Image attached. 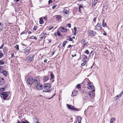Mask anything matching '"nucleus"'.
Wrapping results in <instances>:
<instances>
[{
    "label": "nucleus",
    "instance_id": "052dcab7",
    "mask_svg": "<svg viewBox=\"0 0 123 123\" xmlns=\"http://www.w3.org/2000/svg\"><path fill=\"white\" fill-rule=\"evenodd\" d=\"M56 6V5H54V6H53L52 7V8L53 9H54L55 8Z\"/></svg>",
    "mask_w": 123,
    "mask_h": 123
},
{
    "label": "nucleus",
    "instance_id": "f704fd0d",
    "mask_svg": "<svg viewBox=\"0 0 123 123\" xmlns=\"http://www.w3.org/2000/svg\"><path fill=\"white\" fill-rule=\"evenodd\" d=\"M15 48L17 49V50H18L19 49V46L17 44L15 46Z\"/></svg>",
    "mask_w": 123,
    "mask_h": 123
},
{
    "label": "nucleus",
    "instance_id": "37998d69",
    "mask_svg": "<svg viewBox=\"0 0 123 123\" xmlns=\"http://www.w3.org/2000/svg\"><path fill=\"white\" fill-rule=\"evenodd\" d=\"M85 40L84 39H82L81 40V43H85Z\"/></svg>",
    "mask_w": 123,
    "mask_h": 123
},
{
    "label": "nucleus",
    "instance_id": "7c9ffc66",
    "mask_svg": "<svg viewBox=\"0 0 123 123\" xmlns=\"http://www.w3.org/2000/svg\"><path fill=\"white\" fill-rule=\"evenodd\" d=\"M30 38L31 39H34L35 40H37V38L34 36H32L30 37Z\"/></svg>",
    "mask_w": 123,
    "mask_h": 123
},
{
    "label": "nucleus",
    "instance_id": "dca6fc26",
    "mask_svg": "<svg viewBox=\"0 0 123 123\" xmlns=\"http://www.w3.org/2000/svg\"><path fill=\"white\" fill-rule=\"evenodd\" d=\"M56 19L58 21H59L60 20H61V17L60 15H57L55 16Z\"/></svg>",
    "mask_w": 123,
    "mask_h": 123
},
{
    "label": "nucleus",
    "instance_id": "f03ea898",
    "mask_svg": "<svg viewBox=\"0 0 123 123\" xmlns=\"http://www.w3.org/2000/svg\"><path fill=\"white\" fill-rule=\"evenodd\" d=\"M26 82L28 85H31L33 83V79L30 76L27 79Z\"/></svg>",
    "mask_w": 123,
    "mask_h": 123
},
{
    "label": "nucleus",
    "instance_id": "bf43d9fd",
    "mask_svg": "<svg viewBox=\"0 0 123 123\" xmlns=\"http://www.w3.org/2000/svg\"><path fill=\"white\" fill-rule=\"evenodd\" d=\"M11 56L13 57H15V56L14 55V54H12Z\"/></svg>",
    "mask_w": 123,
    "mask_h": 123
},
{
    "label": "nucleus",
    "instance_id": "f8f14e48",
    "mask_svg": "<svg viewBox=\"0 0 123 123\" xmlns=\"http://www.w3.org/2000/svg\"><path fill=\"white\" fill-rule=\"evenodd\" d=\"M87 95L91 98H92L94 97L95 96L94 94L95 93H87Z\"/></svg>",
    "mask_w": 123,
    "mask_h": 123
},
{
    "label": "nucleus",
    "instance_id": "4c0bfd02",
    "mask_svg": "<svg viewBox=\"0 0 123 123\" xmlns=\"http://www.w3.org/2000/svg\"><path fill=\"white\" fill-rule=\"evenodd\" d=\"M4 62L1 60H0V65H3L4 64Z\"/></svg>",
    "mask_w": 123,
    "mask_h": 123
},
{
    "label": "nucleus",
    "instance_id": "8fccbe9b",
    "mask_svg": "<svg viewBox=\"0 0 123 123\" xmlns=\"http://www.w3.org/2000/svg\"><path fill=\"white\" fill-rule=\"evenodd\" d=\"M55 95V94H54L51 97L49 98H46L47 99H48L49 100V99H51V98H52Z\"/></svg>",
    "mask_w": 123,
    "mask_h": 123
},
{
    "label": "nucleus",
    "instance_id": "6e6d98bb",
    "mask_svg": "<svg viewBox=\"0 0 123 123\" xmlns=\"http://www.w3.org/2000/svg\"><path fill=\"white\" fill-rule=\"evenodd\" d=\"M37 29V27L36 26H34V28H33V29L35 30V31Z\"/></svg>",
    "mask_w": 123,
    "mask_h": 123
},
{
    "label": "nucleus",
    "instance_id": "2eb2a0df",
    "mask_svg": "<svg viewBox=\"0 0 123 123\" xmlns=\"http://www.w3.org/2000/svg\"><path fill=\"white\" fill-rule=\"evenodd\" d=\"M123 94V93H121L120 94L117 95L114 98L115 99V100H116L117 99L121 97Z\"/></svg>",
    "mask_w": 123,
    "mask_h": 123
},
{
    "label": "nucleus",
    "instance_id": "6ab92c4d",
    "mask_svg": "<svg viewBox=\"0 0 123 123\" xmlns=\"http://www.w3.org/2000/svg\"><path fill=\"white\" fill-rule=\"evenodd\" d=\"M17 121L18 122L17 123H30L27 120H25V121H22L21 122H20V121L18 120Z\"/></svg>",
    "mask_w": 123,
    "mask_h": 123
},
{
    "label": "nucleus",
    "instance_id": "0eeeda50",
    "mask_svg": "<svg viewBox=\"0 0 123 123\" xmlns=\"http://www.w3.org/2000/svg\"><path fill=\"white\" fill-rule=\"evenodd\" d=\"M88 86L87 87V88L88 89L90 90H92V91L94 92V87L93 86L91 85V84L90 83H88Z\"/></svg>",
    "mask_w": 123,
    "mask_h": 123
},
{
    "label": "nucleus",
    "instance_id": "aec40b11",
    "mask_svg": "<svg viewBox=\"0 0 123 123\" xmlns=\"http://www.w3.org/2000/svg\"><path fill=\"white\" fill-rule=\"evenodd\" d=\"M88 43V42H85L82 45V47L81 48L82 49H83L84 48V47L86 46L87 45Z\"/></svg>",
    "mask_w": 123,
    "mask_h": 123
},
{
    "label": "nucleus",
    "instance_id": "a211bd4d",
    "mask_svg": "<svg viewBox=\"0 0 123 123\" xmlns=\"http://www.w3.org/2000/svg\"><path fill=\"white\" fill-rule=\"evenodd\" d=\"M1 73L5 77L7 75V72L6 70L3 71L1 72Z\"/></svg>",
    "mask_w": 123,
    "mask_h": 123
},
{
    "label": "nucleus",
    "instance_id": "cd10ccee",
    "mask_svg": "<svg viewBox=\"0 0 123 123\" xmlns=\"http://www.w3.org/2000/svg\"><path fill=\"white\" fill-rule=\"evenodd\" d=\"M56 33L58 36L60 37H62V35L61 34L60 31H57Z\"/></svg>",
    "mask_w": 123,
    "mask_h": 123
},
{
    "label": "nucleus",
    "instance_id": "b1692460",
    "mask_svg": "<svg viewBox=\"0 0 123 123\" xmlns=\"http://www.w3.org/2000/svg\"><path fill=\"white\" fill-rule=\"evenodd\" d=\"M87 56L85 55H83L82 57V60L83 61H84L85 60L87 59Z\"/></svg>",
    "mask_w": 123,
    "mask_h": 123
},
{
    "label": "nucleus",
    "instance_id": "c756f323",
    "mask_svg": "<svg viewBox=\"0 0 123 123\" xmlns=\"http://www.w3.org/2000/svg\"><path fill=\"white\" fill-rule=\"evenodd\" d=\"M63 12L66 14H69V11L66 9H64Z\"/></svg>",
    "mask_w": 123,
    "mask_h": 123
},
{
    "label": "nucleus",
    "instance_id": "6e6552de",
    "mask_svg": "<svg viewBox=\"0 0 123 123\" xmlns=\"http://www.w3.org/2000/svg\"><path fill=\"white\" fill-rule=\"evenodd\" d=\"M5 83V80L4 78L1 77H0V85L3 86Z\"/></svg>",
    "mask_w": 123,
    "mask_h": 123
},
{
    "label": "nucleus",
    "instance_id": "9d476101",
    "mask_svg": "<svg viewBox=\"0 0 123 123\" xmlns=\"http://www.w3.org/2000/svg\"><path fill=\"white\" fill-rule=\"evenodd\" d=\"M59 29H60V31L62 32L65 33L67 31V29H65L62 26L61 27L59 28Z\"/></svg>",
    "mask_w": 123,
    "mask_h": 123
},
{
    "label": "nucleus",
    "instance_id": "c03bdc74",
    "mask_svg": "<svg viewBox=\"0 0 123 123\" xmlns=\"http://www.w3.org/2000/svg\"><path fill=\"white\" fill-rule=\"evenodd\" d=\"M5 88H0V91H1L3 92L4 91Z\"/></svg>",
    "mask_w": 123,
    "mask_h": 123
},
{
    "label": "nucleus",
    "instance_id": "7ed1b4c3",
    "mask_svg": "<svg viewBox=\"0 0 123 123\" xmlns=\"http://www.w3.org/2000/svg\"><path fill=\"white\" fill-rule=\"evenodd\" d=\"M33 83L37 85L39 84L40 83L39 78L37 77H35L33 79Z\"/></svg>",
    "mask_w": 123,
    "mask_h": 123
},
{
    "label": "nucleus",
    "instance_id": "5fc2aeb1",
    "mask_svg": "<svg viewBox=\"0 0 123 123\" xmlns=\"http://www.w3.org/2000/svg\"><path fill=\"white\" fill-rule=\"evenodd\" d=\"M53 27H50L49 28V30H50L52 29L53 28Z\"/></svg>",
    "mask_w": 123,
    "mask_h": 123
},
{
    "label": "nucleus",
    "instance_id": "39448f33",
    "mask_svg": "<svg viewBox=\"0 0 123 123\" xmlns=\"http://www.w3.org/2000/svg\"><path fill=\"white\" fill-rule=\"evenodd\" d=\"M34 55H29L26 59V60L28 62H31L33 57Z\"/></svg>",
    "mask_w": 123,
    "mask_h": 123
},
{
    "label": "nucleus",
    "instance_id": "9b49d317",
    "mask_svg": "<svg viewBox=\"0 0 123 123\" xmlns=\"http://www.w3.org/2000/svg\"><path fill=\"white\" fill-rule=\"evenodd\" d=\"M36 87L37 89L39 90H41L42 89V86L40 84H37Z\"/></svg>",
    "mask_w": 123,
    "mask_h": 123
},
{
    "label": "nucleus",
    "instance_id": "4d7b16f0",
    "mask_svg": "<svg viewBox=\"0 0 123 123\" xmlns=\"http://www.w3.org/2000/svg\"><path fill=\"white\" fill-rule=\"evenodd\" d=\"M74 31L75 32H76V31H77V29L76 27H74Z\"/></svg>",
    "mask_w": 123,
    "mask_h": 123
},
{
    "label": "nucleus",
    "instance_id": "338daca9",
    "mask_svg": "<svg viewBox=\"0 0 123 123\" xmlns=\"http://www.w3.org/2000/svg\"><path fill=\"white\" fill-rule=\"evenodd\" d=\"M55 53V51L53 52L52 54V55H53Z\"/></svg>",
    "mask_w": 123,
    "mask_h": 123
},
{
    "label": "nucleus",
    "instance_id": "a18cd8bd",
    "mask_svg": "<svg viewBox=\"0 0 123 123\" xmlns=\"http://www.w3.org/2000/svg\"><path fill=\"white\" fill-rule=\"evenodd\" d=\"M77 87V88L78 89H79L80 88V84H78L76 86Z\"/></svg>",
    "mask_w": 123,
    "mask_h": 123
},
{
    "label": "nucleus",
    "instance_id": "3c124183",
    "mask_svg": "<svg viewBox=\"0 0 123 123\" xmlns=\"http://www.w3.org/2000/svg\"><path fill=\"white\" fill-rule=\"evenodd\" d=\"M72 38L70 37H69V41H72L73 40L72 39Z\"/></svg>",
    "mask_w": 123,
    "mask_h": 123
},
{
    "label": "nucleus",
    "instance_id": "79ce46f5",
    "mask_svg": "<svg viewBox=\"0 0 123 123\" xmlns=\"http://www.w3.org/2000/svg\"><path fill=\"white\" fill-rule=\"evenodd\" d=\"M4 69V67L2 66H0V71H2Z\"/></svg>",
    "mask_w": 123,
    "mask_h": 123
},
{
    "label": "nucleus",
    "instance_id": "69168bd1",
    "mask_svg": "<svg viewBox=\"0 0 123 123\" xmlns=\"http://www.w3.org/2000/svg\"><path fill=\"white\" fill-rule=\"evenodd\" d=\"M79 11L80 13H81V9H80V8H79Z\"/></svg>",
    "mask_w": 123,
    "mask_h": 123
},
{
    "label": "nucleus",
    "instance_id": "393cba45",
    "mask_svg": "<svg viewBox=\"0 0 123 123\" xmlns=\"http://www.w3.org/2000/svg\"><path fill=\"white\" fill-rule=\"evenodd\" d=\"M86 93H83L84 94V98L85 99V100H86L88 99V96L87 95V94H86Z\"/></svg>",
    "mask_w": 123,
    "mask_h": 123
},
{
    "label": "nucleus",
    "instance_id": "de8ad7c7",
    "mask_svg": "<svg viewBox=\"0 0 123 123\" xmlns=\"http://www.w3.org/2000/svg\"><path fill=\"white\" fill-rule=\"evenodd\" d=\"M85 52L87 55H88L89 53V51L88 50H86V51Z\"/></svg>",
    "mask_w": 123,
    "mask_h": 123
},
{
    "label": "nucleus",
    "instance_id": "603ef678",
    "mask_svg": "<svg viewBox=\"0 0 123 123\" xmlns=\"http://www.w3.org/2000/svg\"><path fill=\"white\" fill-rule=\"evenodd\" d=\"M83 7V5H79V8H82Z\"/></svg>",
    "mask_w": 123,
    "mask_h": 123
},
{
    "label": "nucleus",
    "instance_id": "680f3d73",
    "mask_svg": "<svg viewBox=\"0 0 123 123\" xmlns=\"http://www.w3.org/2000/svg\"><path fill=\"white\" fill-rule=\"evenodd\" d=\"M51 92V91L50 90H48L47 91H45V92Z\"/></svg>",
    "mask_w": 123,
    "mask_h": 123
},
{
    "label": "nucleus",
    "instance_id": "bb28decb",
    "mask_svg": "<svg viewBox=\"0 0 123 123\" xmlns=\"http://www.w3.org/2000/svg\"><path fill=\"white\" fill-rule=\"evenodd\" d=\"M102 26H104V27H107L106 23L104 22V20L103 19V23L102 24Z\"/></svg>",
    "mask_w": 123,
    "mask_h": 123
},
{
    "label": "nucleus",
    "instance_id": "774afa93",
    "mask_svg": "<svg viewBox=\"0 0 123 123\" xmlns=\"http://www.w3.org/2000/svg\"><path fill=\"white\" fill-rule=\"evenodd\" d=\"M76 123H81V122L78 121L77 122V121H76Z\"/></svg>",
    "mask_w": 123,
    "mask_h": 123
},
{
    "label": "nucleus",
    "instance_id": "2f4dec72",
    "mask_svg": "<svg viewBox=\"0 0 123 123\" xmlns=\"http://www.w3.org/2000/svg\"><path fill=\"white\" fill-rule=\"evenodd\" d=\"M115 119L114 118H111L110 121V123H113L114 121L115 120Z\"/></svg>",
    "mask_w": 123,
    "mask_h": 123
},
{
    "label": "nucleus",
    "instance_id": "412c9836",
    "mask_svg": "<svg viewBox=\"0 0 123 123\" xmlns=\"http://www.w3.org/2000/svg\"><path fill=\"white\" fill-rule=\"evenodd\" d=\"M30 51L29 50L27 49L26 50H25L24 52V54L26 55L29 54Z\"/></svg>",
    "mask_w": 123,
    "mask_h": 123
},
{
    "label": "nucleus",
    "instance_id": "4be33fe9",
    "mask_svg": "<svg viewBox=\"0 0 123 123\" xmlns=\"http://www.w3.org/2000/svg\"><path fill=\"white\" fill-rule=\"evenodd\" d=\"M43 20V18H39V22L40 24H42L44 22Z\"/></svg>",
    "mask_w": 123,
    "mask_h": 123
},
{
    "label": "nucleus",
    "instance_id": "0e129e2a",
    "mask_svg": "<svg viewBox=\"0 0 123 123\" xmlns=\"http://www.w3.org/2000/svg\"><path fill=\"white\" fill-rule=\"evenodd\" d=\"M47 60L46 59H45L44 60V62H47Z\"/></svg>",
    "mask_w": 123,
    "mask_h": 123
},
{
    "label": "nucleus",
    "instance_id": "4468645a",
    "mask_svg": "<svg viewBox=\"0 0 123 123\" xmlns=\"http://www.w3.org/2000/svg\"><path fill=\"white\" fill-rule=\"evenodd\" d=\"M67 106L68 108L70 110H73L74 108V107L72 105H69V104L67 105Z\"/></svg>",
    "mask_w": 123,
    "mask_h": 123
},
{
    "label": "nucleus",
    "instance_id": "c9c22d12",
    "mask_svg": "<svg viewBox=\"0 0 123 123\" xmlns=\"http://www.w3.org/2000/svg\"><path fill=\"white\" fill-rule=\"evenodd\" d=\"M73 110H75L76 111H79L80 110V108L78 109V108H75L74 107V108L73 109Z\"/></svg>",
    "mask_w": 123,
    "mask_h": 123
},
{
    "label": "nucleus",
    "instance_id": "49530a36",
    "mask_svg": "<svg viewBox=\"0 0 123 123\" xmlns=\"http://www.w3.org/2000/svg\"><path fill=\"white\" fill-rule=\"evenodd\" d=\"M34 120L35 121H34L33 123H37L36 121L37 120V119L35 117L34 118Z\"/></svg>",
    "mask_w": 123,
    "mask_h": 123
},
{
    "label": "nucleus",
    "instance_id": "ddd939ff",
    "mask_svg": "<svg viewBox=\"0 0 123 123\" xmlns=\"http://www.w3.org/2000/svg\"><path fill=\"white\" fill-rule=\"evenodd\" d=\"M49 79L48 76H44L43 78V82H45L48 80Z\"/></svg>",
    "mask_w": 123,
    "mask_h": 123
},
{
    "label": "nucleus",
    "instance_id": "72a5a7b5",
    "mask_svg": "<svg viewBox=\"0 0 123 123\" xmlns=\"http://www.w3.org/2000/svg\"><path fill=\"white\" fill-rule=\"evenodd\" d=\"M72 93L71 95V96L72 97L73 96H75L77 94V93Z\"/></svg>",
    "mask_w": 123,
    "mask_h": 123
},
{
    "label": "nucleus",
    "instance_id": "f257e3e1",
    "mask_svg": "<svg viewBox=\"0 0 123 123\" xmlns=\"http://www.w3.org/2000/svg\"><path fill=\"white\" fill-rule=\"evenodd\" d=\"M0 93L1 97L5 100H6V99L7 98L9 94V93Z\"/></svg>",
    "mask_w": 123,
    "mask_h": 123
},
{
    "label": "nucleus",
    "instance_id": "09e8293b",
    "mask_svg": "<svg viewBox=\"0 0 123 123\" xmlns=\"http://www.w3.org/2000/svg\"><path fill=\"white\" fill-rule=\"evenodd\" d=\"M42 18L45 20H46L47 19V16H46L44 17H43Z\"/></svg>",
    "mask_w": 123,
    "mask_h": 123
},
{
    "label": "nucleus",
    "instance_id": "473e14b6",
    "mask_svg": "<svg viewBox=\"0 0 123 123\" xmlns=\"http://www.w3.org/2000/svg\"><path fill=\"white\" fill-rule=\"evenodd\" d=\"M67 43V42L66 41H64V42H63V45H62V47H64L65 46L66 44V43Z\"/></svg>",
    "mask_w": 123,
    "mask_h": 123
},
{
    "label": "nucleus",
    "instance_id": "c85d7f7f",
    "mask_svg": "<svg viewBox=\"0 0 123 123\" xmlns=\"http://www.w3.org/2000/svg\"><path fill=\"white\" fill-rule=\"evenodd\" d=\"M98 0H95L92 3V5L95 6L96 3H98Z\"/></svg>",
    "mask_w": 123,
    "mask_h": 123
},
{
    "label": "nucleus",
    "instance_id": "e433bc0d",
    "mask_svg": "<svg viewBox=\"0 0 123 123\" xmlns=\"http://www.w3.org/2000/svg\"><path fill=\"white\" fill-rule=\"evenodd\" d=\"M69 28H70L71 27V24L69 23L67 24L66 25Z\"/></svg>",
    "mask_w": 123,
    "mask_h": 123
},
{
    "label": "nucleus",
    "instance_id": "a878e982",
    "mask_svg": "<svg viewBox=\"0 0 123 123\" xmlns=\"http://www.w3.org/2000/svg\"><path fill=\"white\" fill-rule=\"evenodd\" d=\"M82 119V118L81 117L78 116L77 117V120L76 121L81 122Z\"/></svg>",
    "mask_w": 123,
    "mask_h": 123
},
{
    "label": "nucleus",
    "instance_id": "20e7f679",
    "mask_svg": "<svg viewBox=\"0 0 123 123\" xmlns=\"http://www.w3.org/2000/svg\"><path fill=\"white\" fill-rule=\"evenodd\" d=\"M88 34L89 36L90 37H94L96 35V32L92 30H89L88 32Z\"/></svg>",
    "mask_w": 123,
    "mask_h": 123
},
{
    "label": "nucleus",
    "instance_id": "ea45409f",
    "mask_svg": "<svg viewBox=\"0 0 123 123\" xmlns=\"http://www.w3.org/2000/svg\"><path fill=\"white\" fill-rule=\"evenodd\" d=\"M83 61L84 62L81 64V66H84L86 62V60H85L84 61Z\"/></svg>",
    "mask_w": 123,
    "mask_h": 123
},
{
    "label": "nucleus",
    "instance_id": "423d86ee",
    "mask_svg": "<svg viewBox=\"0 0 123 123\" xmlns=\"http://www.w3.org/2000/svg\"><path fill=\"white\" fill-rule=\"evenodd\" d=\"M51 86L50 84L46 83L44 84L43 88L45 90L49 89L51 87Z\"/></svg>",
    "mask_w": 123,
    "mask_h": 123
},
{
    "label": "nucleus",
    "instance_id": "864d4df0",
    "mask_svg": "<svg viewBox=\"0 0 123 123\" xmlns=\"http://www.w3.org/2000/svg\"><path fill=\"white\" fill-rule=\"evenodd\" d=\"M52 3V1L51 0H49V4H51Z\"/></svg>",
    "mask_w": 123,
    "mask_h": 123
},
{
    "label": "nucleus",
    "instance_id": "13d9d810",
    "mask_svg": "<svg viewBox=\"0 0 123 123\" xmlns=\"http://www.w3.org/2000/svg\"><path fill=\"white\" fill-rule=\"evenodd\" d=\"M96 17L94 18L93 20V21H94V22H95L96 21Z\"/></svg>",
    "mask_w": 123,
    "mask_h": 123
},
{
    "label": "nucleus",
    "instance_id": "58836bf2",
    "mask_svg": "<svg viewBox=\"0 0 123 123\" xmlns=\"http://www.w3.org/2000/svg\"><path fill=\"white\" fill-rule=\"evenodd\" d=\"M51 79H52L54 78V74H52L50 75Z\"/></svg>",
    "mask_w": 123,
    "mask_h": 123
},
{
    "label": "nucleus",
    "instance_id": "1a4fd4ad",
    "mask_svg": "<svg viewBox=\"0 0 123 123\" xmlns=\"http://www.w3.org/2000/svg\"><path fill=\"white\" fill-rule=\"evenodd\" d=\"M101 28V27L100 23H98L95 27V29L97 30L98 31L100 30Z\"/></svg>",
    "mask_w": 123,
    "mask_h": 123
},
{
    "label": "nucleus",
    "instance_id": "a19ab883",
    "mask_svg": "<svg viewBox=\"0 0 123 123\" xmlns=\"http://www.w3.org/2000/svg\"><path fill=\"white\" fill-rule=\"evenodd\" d=\"M4 55L2 53L0 52V59L2 58Z\"/></svg>",
    "mask_w": 123,
    "mask_h": 123
},
{
    "label": "nucleus",
    "instance_id": "f3484780",
    "mask_svg": "<svg viewBox=\"0 0 123 123\" xmlns=\"http://www.w3.org/2000/svg\"><path fill=\"white\" fill-rule=\"evenodd\" d=\"M46 34V33H43L39 36L40 38L41 39V40H42L43 38Z\"/></svg>",
    "mask_w": 123,
    "mask_h": 123
},
{
    "label": "nucleus",
    "instance_id": "5701e85b",
    "mask_svg": "<svg viewBox=\"0 0 123 123\" xmlns=\"http://www.w3.org/2000/svg\"><path fill=\"white\" fill-rule=\"evenodd\" d=\"M3 27V23H0V31H1Z\"/></svg>",
    "mask_w": 123,
    "mask_h": 123
},
{
    "label": "nucleus",
    "instance_id": "e2e57ef3",
    "mask_svg": "<svg viewBox=\"0 0 123 123\" xmlns=\"http://www.w3.org/2000/svg\"><path fill=\"white\" fill-rule=\"evenodd\" d=\"M71 46V45H69L68 46L67 48H69Z\"/></svg>",
    "mask_w": 123,
    "mask_h": 123
}]
</instances>
